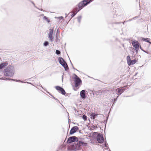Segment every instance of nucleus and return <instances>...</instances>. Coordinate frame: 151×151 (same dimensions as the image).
I'll return each mask as SVG.
<instances>
[{
  "instance_id": "24",
  "label": "nucleus",
  "mask_w": 151,
  "mask_h": 151,
  "mask_svg": "<svg viewBox=\"0 0 151 151\" xmlns=\"http://www.w3.org/2000/svg\"><path fill=\"white\" fill-rule=\"evenodd\" d=\"M12 81H16V82H19L23 83V81H21L20 80H15V79H12Z\"/></svg>"
},
{
  "instance_id": "7",
  "label": "nucleus",
  "mask_w": 151,
  "mask_h": 151,
  "mask_svg": "<svg viewBox=\"0 0 151 151\" xmlns=\"http://www.w3.org/2000/svg\"><path fill=\"white\" fill-rule=\"evenodd\" d=\"M78 138L75 136H71L69 137L66 142L68 144H70L73 142H78Z\"/></svg>"
},
{
  "instance_id": "16",
  "label": "nucleus",
  "mask_w": 151,
  "mask_h": 151,
  "mask_svg": "<svg viewBox=\"0 0 151 151\" xmlns=\"http://www.w3.org/2000/svg\"><path fill=\"white\" fill-rule=\"evenodd\" d=\"M98 115V114H97L92 113L91 114L90 116H91V118H92L93 119H94Z\"/></svg>"
},
{
  "instance_id": "1",
  "label": "nucleus",
  "mask_w": 151,
  "mask_h": 151,
  "mask_svg": "<svg viewBox=\"0 0 151 151\" xmlns=\"http://www.w3.org/2000/svg\"><path fill=\"white\" fill-rule=\"evenodd\" d=\"M86 143H85L82 140H79V139H78V142H75L74 143L71 145L68 148V149L70 151L80 150L81 149V146H86Z\"/></svg>"
},
{
  "instance_id": "41",
  "label": "nucleus",
  "mask_w": 151,
  "mask_h": 151,
  "mask_svg": "<svg viewBox=\"0 0 151 151\" xmlns=\"http://www.w3.org/2000/svg\"><path fill=\"white\" fill-rule=\"evenodd\" d=\"M122 22H115V23H114L115 24H120V23H121Z\"/></svg>"
},
{
  "instance_id": "57",
  "label": "nucleus",
  "mask_w": 151,
  "mask_h": 151,
  "mask_svg": "<svg viewBox=\"0 0 151 151\" xmlns=\"http://www.w3.org/2000/svg\"><path fill=\"white\" fill-rule=\"evenodd\" d=\"M125 21L124 22H123V24H124V22H125Z\"/></svg>"
},
{
  "instance_id": "18",
  "label": "nucleus",
  "mask_w": 151,
  "mask_h": 151,
  "mask_svg": "<svg viewBox=\"0 0 151 151\" xmlns=\"http://www.w3.org/2000/svg\"><path fill=\"white\" fill-rule=\"evenodd\" d=\"M127 63L128 65L129 64V63L130 62V61H131V59L130 58V57L129 55H128L127 57Z\"/></svg>"
},
{
  "instance_id": "20",
  "label": "nucleus",
  "mask_w": 151,
  "mask_h": 151,
  "mask_svg": "<svg viewBox=\"0 0 151 151\" xmlns=\"http://www.w3.org/2000/svg\"><path fill=\"white\" fill-rule=\"evenodd\" d=\"M49 43L47 41H45L43 43V45L44 46L46 47L48 45Z\"/></svg>"
},
{
  "instance_id": "23",
  "label": "nucleus",
  "mask_w": 151,
  "mask_h": 151,
  "mask_svg": "<svg viewBox=\"0 0 151 151\" xmlns=\"http://www.w3.org/2000/svg\"><path fill=\"white\" fill-rule=\"evenodd\" d=\"M55 53L57 55H59L60 54L61 52L58 50H56L55 51Z\"/></svg>"
},
{
  "instance_id": "40",
  "label": "nucleus",
  "mask_w": 151,
  "mask_h": 151,
  "mask_svg": "<svg viewBox=\"0 0 151 151\" xmlns=\"http://www.w3.org/2000/svg\"><path fill=\"white\" fill-rule=\"evenodd\" d=\"M53 98L55 100H56V101L58 100V99H57L56 98H55V97L54 96H53Z\"/></svg>"
},
{
  "instance_id": "10",
  "label": "nucleus",
  "mask_w": 151,
  "mask_h": 151,
  "mask_svg": "<svg viewBox=\"0 0 151 151\" xmlns=\"http://www.w3.org/2000/svg\"><path fill=\"white\" fill-rule=\"evenodd\" d=\"M131 43L134 48H140L141 47L138 41L136 40H133Z\"/></svg>"
},
{
  "instance_id": "13",
  "label": "nucleus",
  "mask_w": 151,
  "mask_h": 151,
  "mask_svg": "<svg viewBox=\"0 0 151 151\" xmlns=\"http://www.w3.org/2000/svg\"><path fill=\"white\" fill-rule=\"evenodd\" d=\"M80 95L82 99H85L86 97L85 90H83L81 91L80 93Z\"/></svg>"
},
{
  "instance_id": "11",
  "label": "nucleus",
  "mask_w": 151,
  "mask_h": 151,
  "mask_svg": "<svg viewBox=\"0 0 151 151\" xmlns=\"http://www.w3.org/2000/svg\"><path fill=\"white\" fill-rule=\"evenodd\" d=\"M50 32L48 33V37L49 39L50 40L51 42L53 41V38L52 35L53 34V29H49Z\"/></svg>"
},
{
  "instance_id": "54",
  "label": "nucleus",
  "mask_w": 151,
  "mask_h": 151,
  "mask_svg": "<svg viewBox=\"0 0 151 151\" xmlns=\"http://www.w3.org/2000/svg\"><path fill=\"white\" fill-rule=\"evenodd\" d=\"M68 95V94H67L66 95H65L66 96H67Z\"/></svg>"
},
{
  "instance_id": "59",
  "label": "nucleus",
  "mask_w": 151,
  "mask_h": 151,
  "mask_svg": "<svg viewBox=\"0 0 151 151\" xmlns=\"http://www.w3.org/2000/svg\"><path fill=\"white\" fill-rule=\"evenodd\" d=\"M62 29H63V27H62Z\"/></svg>"
},
{
  "instance_id": "33",
  "label": "nucleus",
  "mask_w": 151,
  "mask_h": 151,
  "mask_svg": "<svg viewBox=\"0 0 151 151\" xmlns=\"http://www.w3.org/2000/svg\"><path fill=\"white\" fill-rule=\"evenodd\" d=\"M76 14L75 12L73 13L71 15L72 18Z\"/></svg>"
},
{
  "instance_id": "32",
  "label": "nucleus",
  "mask_w": 151,
  "mask_h": 151,
  "mask_svg": "<svg viewBox=\"0 0 151 151\" xmlns=\"http://www.w3.org/2000/svg\"><path fill=\"white\" fill-rule=\"evenodd\" d=\"M139 48H137V49L136 48H134L135 50V51H136V54H137V53L138 52V50H139Z\"/></svg>"
},
{
  "instance_id": "5",
  "label": "nucleus",
  "mask_w": 151,
  "mask_h": 151,
  "mask_svg": "<svg viewBox=\"0 0 151 151\" xmlns=\"http://www.w3.org/2000/svg\"><path fill=\"white\" fill-rule=\"evenodd\" d=\"M58 60L60 64L64 68L65 71H68L69 70V68L65 61L62 57H59Z\"/></svg>"
},
{
  "instance_id": "30",
  "label": "nucleus",
  "mask_w": 151,
  "mask_h": 151,
  "mask_svg": "<svg viewBox=\"0 0 151 151\" xmlns=\"http://www.w3.org/2000/svg\"><path fill=\"white\" fill-rule=\"evenodd\" d=\"M57 18H58L60 20L63 19V17L62 16L58 17Z\"/></svg>"
},
{
  "instance_id": "3",
  "label": "nucleus",
  "mask_w": 151,
  "mask_h": 151,
  "mask_svg": "<svg viewBox=\"0 0 151 151\" xmlns=\"http://www.w3.org/2000/svg\"><path fill=\"white\" fill-rule=\"evenodd\" d=\"M14 72V68L13 66H8L4 71V75L5 76H9L10 77L13 76Z\"/></svg>"
},
{
  "instance_id": "48",
  "label": "nucleus",
  "mask_w": 151,
  "mask_h": 151,
  "mask_svg": "<svg viewBox=\"0 0 151 151\" xmlns=\"http://www.w3.org/2000/svg\"><path fill=\"white\" fill-rule=\"evenodd\" d=\"M136 19V18H135V17H133V18L132 19V20H133V19Z\"/></svg>"
},
{
  "instance_id": "38",
  "label": "nucleus",
  "mask_w": 151,
  "mask_h": 151,
  "mask_svg": "<svg viewBox=\"0 0 151 151\" xmlns=\"http://www.w3.org/2000/svg\"><path fill=\"white\" fill-rule=\"evenodd\" d=\"M93 127V128H94V129H95L96 128H97V126H94V125H93V127Z\"/></svg>"
},
{
  "instance_id": "58",
  "label": "nucleus",
  "mask_w": 151,
  "mask_h": 151,
  "mask_svg": "<svg viewBox=\"0 0 151 151\" xmlns=\"http://www.w3.org/2000/svg\"><path fill=\"white\" fill-rule=\"evenodd\" d=\"M62 29H63V27H62Z\"/></svg>"
},
{
  "instance_id": "42",
  "label": "nucleus",
  "mask_w": 151,
  "mask_h": 151,
  "mask_svg": "<svg viewBox=\"0 0 151 151\" xmlns=\"http://www.w3.org/2000/svg\"><path fill=\"white\" fill-rule=\"evenodd\" d=\"M12 78H7V80H12Z\"/></svg>"
},
{
  "instance_id": "6",
  "label": "nucleus",
  "mask_w": 151,
  "mask_h": 151,
  "mask_svg": "<svg viewBox=\"0 0 151 151\" xmlns=\"http://www.w3.org/2000/svg\"><path fill=\"white\" fill-rule=\"evenodd\" d=\"M73 75L74 76L72 78L74 82L75 86L77 87L80 83H81L82 81L81 79L76 74L74 73Z\"/></svg>"
},
{
  "instance_id": "36",
  "label": "nucleus",
  "mask_w": 151,
  "mask_h": 151,
  "mask_svg": "<svg viewBox=\"0 0 151 151\" xmlns=\"http://www.w3.org/2000/svg\"><path fill=\"white\" fill-rule=\"evenodd\" d=\"M47 93H48L51 96H52V97H53V96H54L52 95L51 93L49 92H47Z\"/></svg>"
},
{
  "instance_id": "21",
  "label": "nucleus",
  "mask_w": 151,
  "mask_h": 151,
  "mask_svg": "<svg viewBox=\"0 0 151 151\" xmlns=\"http://www.w3.org/2000/svg\"><path fill=\"white\" fill-rule=\"evenodd\" d=\"M82 118L84 121H86L87 120V117L85 114H84L82 116Z\"/></svg>"
},
{
  "instance_id": "34",
  "label": "nucleus",
  "mask_w": 151,
  "mask_h": 151,
  "mask_svg": "<svg viewBox=\"0 0 151 151\" xmlns=\"http://www.w3.org/2000/svg\"><path fill=\"white\" fill-rule=\"evenodd\" d=\"M70 63H71V65H72L73 68V69H75V68H74V66H73V64H72V63H71V61L70 60Z\"/></svg>"
},
{
  "instance_id": "56",
  "label": "nucleus",
  "mask_w": 151,
  "mask_h": 151,
  "mask_svg": "<svg viewBox=\"0 0 151 151\" xmlns=\"http://www.w3.org/2000/svg\"><path fill=\"white\" fill-rule=\"evenodd\" d=\"M74 109L75 110H76V109L75 108Z\"/></svg>"
},
{
  "instance_id": "44",
  "label": "nucleus",
  "mask_w": 151,
  "mask_h": 151,
  "mask_svg": "<svg viewBox=\"0 0 151 151\" xmlns=\"http://www.w3.org/2000/svg\"><path fill=\"white\" fill-rule=\"evenodd\" d=\"M108 117H107L106 118V122H107V120H108Z\"/></svg>"
},
{
  "instance_id": "19",
  "label": "nucleus",
  "mask_w": 151,
  "mask_h": 151,
  "mask_svg": "<svg viewBox=\"0 0 151 151\" xmlns=\"http://www.w3.org/2000/svg\"><path fill=\"white\" fill-rule=\"evenodd\" d=\"M43 19L46 21H47V22L48 23H49L50 22V20L45 16H44L43 17Z\"/></svg>"
},
{
  "instance_id": "43",
  "label": "nucleus",
  "mask_w": 151,
  "mask_h": 151,
  "mask_svg": "<svg viewBox=\"0 0 151 151\" xmlns=\"http://www.w3.org/2000/svg\"><path fill=\"white\" fill-rule=\"evenodd\" d=\"M139 17V16H137L135 17V18H138Z\"/></svg>"
},
{
  "instance_id": "53",
  "label": "nucleus",
  "mask_w": 151,
  "mask_h": 151,
  "mask_svg": "<svg viewBox=\"0 0 151 151\" xmlns=\"http://www.w3.org/2000/svg\"><path fill=\"white\" fill-rule=\"evenodd\" d=\"M137 73H136L135 74V76H136L137 75Z\"/></svg>"
},
{
  "instance_id": "22",
  "label": "nucleus",
  "mask_w": 151,
  "mask_h": 151,
  "mask_svg": "<svg viewBox=\"0 0 151 151\" xmlns=\"http://www.w3.org/2000/svg\"><path fill=\"white\" fill-rule=\"evenodd\" d=\"M81 18L82 16H79L77 17L78 21L79 23H81Z\"/></svg>"
},
{
  "instance_id": "55",
  "label": "nucleus",
  "mask_w": 151,
  "mask_h": 151,
  "mask_svg": "<svg viewBox=\"0 0 151 151\" xmlns=\"http://www.w3.org/2000/svg\"><path fill=\"white\" fill-rule=\"evenodd\" d=\"M79 133H81V131H79Z\"/></svg>"
},
{
  "instance_id": "49",
  "label": "nucleus",
  "mask_w": 151,
  "mask_h": 151,
  "mask_svg": "<svg viewBox=\"0 0 151 151\" xmlns=\"http://www.w3.org/2000/svg\"><path fill=\"white\" fill-rule=\"evenodd\" d=\"M27 83H29V84H32L30 83H29V82H27Z\"/></svg>"
},
{
  "instance_id": "47",
  "label": "nucleus",
  "mask_w": 151,
  "mask_h": 151,
  "mask_svg": "<svg viewBox=\"0 0 151 151\" xmlns=\"http://www.w3.org/2000/svg\"><path fill=\"white\" fill-rule=\"evenodd\" d=\"M63 76H62V81H63Z\"/></svg>"
},
{
  "instance_id": "35",
  "label": "nucleus",
  "mask_w": 151,
  "mask_h": 151,
  "mask_svg": "<svg viewBox=\"0 0 151 151\" xmlns=\"http://www.w3.org/2000/svg\"><path fill=\"white\" fill-rule=\"evenodd\" d=\"M132 20H133L132 19H129V20L127 21H126V22H130V21H132Z\"/></svg>"
},
{
  "instance_id": "14",
  "label": "nucleus",
  "mask_w": 151,
  "mask_h": 151,
  "mask_svg": "<svg viewBox=\"0 0 151 151\" xmlns=\"http://www.w3.org/2000/svg\"><path fill=\"white\" fill-rule=\"evenodd\" d=\"M8 63L6 62H4L0 64V69L1 70L4 68L6 66H7Z\"/></svg>"
},
{
  "instance_id": "52",
  "label": "nucleus",
  "mask_w": 151,
  "mask_h": 151,
  "mask_svg": "<svg viewBox=\"0 0 151 151\" xmlns=\"http://www.w3.org/2000/svg\"><path fill=\"white\" fill-rule=\"evenodd\" d=\"M134 52L133 51H132V55H133L134 54Z\"/></svg>"
},
{
  "instance_id": "4",
  "label": "nucleus",
  "mask_w": 151,
  "mask_h": 151,
  "mask_svg": "<svg viewBox=\"0 0 151 151\" xmlns=\"http://www.w3.org/2000/svg\"><path fill=\"white\" fill-rule=\"evenodd\" d=\"M91 1H92L91 0L89 1L88 0H83L81 1L78 4V7L79 8L78 11H80L84 7L88 4Z\"/></svg>"
},
{
  "instance_id": "51",
  "label": "nucleus",
  "mask_w": 151,
  "mask_h": 151,
  "mask_svg": "<svg viewBox=\"0 0 151 151\" xmlns=\"http://www.w3.org/2000/svg\"><path fill=\"white\" fill-rule=\"evenodd\" d=\"M41 87H42V88H43V87H42V86L41 85L40 86Z\"/></svg>"
},
{
  "instance_id": "2",
  "label": "nucleus",
  "mask_w": 151,
  "mask_h": 151,
  "mask_svg": "<svg viewBox=\"0 0 151 151\" xmlns=\"http://www.w3.org/2000/svg\"><path fill=\"white\" fill-rule=\"evenodd\" d=\"M92 137H94L99 143L104 142V138L102 134L98 133V132H93L91 134Z\"/></svg>"
},
{
  "instance_id": "28",
  "label": "nucleus",
  "mask_w": 151,
  "mask_h": 151,
  "mask_svg": "<svg viewBox=\"0 0 151 151\" xmlns=\"http://www.w3.org/2000/svg\"><path fill=\"white\" fill-rule=\"evenodd\" d=\"M76 10L75 12L76 14L79 11H78L79 10V8H78L77 7L76 8Z\"/></svg>"
},
{
  "instance_id": "15",
  "label": "nucleus",
  "mask_w": 151,
  "mask_h": 151,
  "mask_svg": "<svg viewBox=\"0 0 151 151\" xmlns=\"http://www.w3.org/2000/svg\"><path fill=\"white\" fill-rule=\"evenodd\" d=\"M137 62V60L136 59H134L130 61V62L129 63L128 65H131L135 64Z\"/></svg>"
},
{
  "instance_id": "8",
  "label": "nucleus",
  "mask_w": 151,
  "mask_h": 151,
  "mask_svg": "<svg viewBox=\"0 0 151 151\" xmlns=\"http://www.w3.org/2000/svg\"><path fill=\"white\" fill-rule=\"evenodd\" d=\"M127 88V86H126L119 88L116 89L117 92V94L119 95H121L123 92Z\"/></svg>"
},
{
  "instance_id": "50",
  "label": "nucleus",
  "mask_w": 151,
  "mask_h": 151,
  "mask_svg": "<svg viewBox=\"0 0 151 151\" xmlns=\"http://www.w3.org/2000/svg\"><path fill=\"white\" fill-rule=\"evenodd\" d=\"M75 70H77V71H78V70H77L75 68Z\"/></svg>"
},
{
  "instance_id": "26",
  "label": "nucleus",
  "mask_w": 151,
  "mask_h": 151,
  "mask_svg": "<svg viewBox=\"0 0 151 151\" xmlns=\"http://www.w3.org/2000/svg\"><path fill=\"white\" fill-rule=\"evenodd\" d=\"M140 49L142 50L144 52H145L147 54H149V52H147V51H146L145 50H144L141 47H140Z\"/></svg>"
},
{
  "instance_id": "17",
  "label": "nucleus",
  "mask_w": 151,
  "mask_h": 151,
  "mask_svg": "<svg viewBox=\"0 0 151 151\" xmlns=\"http://www.w3.org/2000/svg\"><path fill=\"white\" fill-rule=\"evenodd\" d=\"M150 39L148 38H143L142 39V40L148 43H150Z\"/></svg>"
},
{
  "instance_id": "25",
  "label": "nucleus",
  "mask_w": 151,
  "mask_h": 151,
  "mask_svg": "<svg viewBox=\"0 0 151 151\" xmlns=\"http://www.w3.org/2000/svg\"><path fill=\"white\" fill-rule=\"evenodd\" d=\"M33 5L34 6L37 8L38 9H39V8L38 7H37L35 5L34 3L32 1H31L30 0H29Z\"/></svg>"
},
{
  "instance_id": "37",
  "label": "nucleus",
  "mask_w": 151,
  "mask_h": 151,
  "mask_svg": "<svg viewBox=\"0 0 151 151\" xmlns=\"http://www.w3.org/2000/svg\"><path fill=\"white\" fill-rule=\"evenodd\" d=\"M56 102H58L59 103H60V104H61H61L60 102V101H59V100L58 99L57 100V101H56Z\"/></svg>"
},
{
  "instance_id": "12",
  "label": "nucleus",
  "mask_w": 151,
  "mask_h": 151,
  "mask_svg": "<svg viewBox=\"0 0 151 151\" xmlns=\"http://www.w3.org/2000/svg\"><path fill=\"white\" fill-rule=\"evenodd\" d=\"M78 127L77 126H74L71 129L70 132V134L72 135L76 132L78 129Z\"/></svg>"
},
{
  "instance_id": "46",
  "label": "nucleus",
  "mask_w": 151,
  "mask_h": 151,
  "mask_svg": "<svg viewBox=\"0 0 151 151\" xmlns=\"http://www.w3.org/2000/svg\"><path fill=\"white\" fill-rule=\"evenodd\" d=\"M65 15H66V17H67V16H68V14H65Z\"/></svg>"
},
{
  "instance_id": "9",
  "label": "nucleus",
  "mask_w": 151,
  "mask_h": 151,
  "mask_svg": "<svg viewBox=\"0 0 151 151\" xmlns=\"http://www.w3.org/2000/svg\"><path fill=\"white\" fill-rule=\"evenodd\" d=\"M55 88L59 93H61L62 95H65L66 94L65 90L62 87L59 86H55Z\"/></svg>"
},
{
  "instance_id": "27",
  "label": "nucleus",
  "mask_w": 151,
  "mask_h": 151,
  "mask_svg": "<svg viewBox=\"0 0 151 151\" xmlns=\"http://www.w3.org/2000/svg\"><path fill=\"white\" fill-rule=\"evenodd\" d=\"M104 147L106 148H108L109 147H108V144L106 142H105L104 144Z\"/></svg>"
},
{
  "instance_id": "45",
  "label": "nucleus",
  "mask_w": 151,
  "mask_h": 151,
  "mask_svg": "<svg viewBox=\"0 0 151 151\" xmlns=\"http://www.w3.org/2000/svg\"><path fill=\"white\" fill-rule=\"evenodd\" d=\"M39 9V10H41L42 11H44V10H43V9Z\"/></svg>"
},
{
  "instance_id": "31",
  "label": "nucleus",
  "mask_w": 151,
  "mask_h": 151,
  "mask_svg": "<svg viewBox=\"0 0 151 151\" xmlns=\"http://www.w3.org/2000/svg\"><path fill=\"white\" fill-rule=\"evenodd\" d=\"M60 33V32H59V29L58 28L57 29V33L56 35H58V34L59 35Z\"/></svg>"
},
{
  "instance_id": "29",
  "label": "nucleus",
  "mask_w": 151,
  "mask_h": 151,
  "mask_svg": "<svg viewBox=\"0 0 151 151\" xmlns=\"http://www.w3.org/2000/svg\"><path fill=\"white\" fill-rule=\"evenodd\" d=\"M2 80H7V78H6L5 77H2L1 78Z\"/></svg>"
},
{
  "instance_id": "39",
  "label": "nucleus",
  "mask_w": 151,
  "mask_h": 151,
  "mask_svg": "<svg viewBox=\"0 0 151 151\" xmlns=\"http://www.w3.org/2000/svg\"><path fill=\"white\" fill-rule=\"evenodd\" d=\"M57 40H58V35H56L55 41H57Z\"/></svg>"
}]
</instances>
